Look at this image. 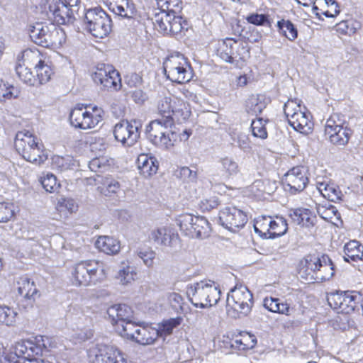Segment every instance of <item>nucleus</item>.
I'll return each instance as SVG.
<instances>
[{
  "mask_svg": "<svg viewBox=\"0 0 363 363\" xmlns=\"http://www.w3.org/2000/svg\"><path fill=\"white\" fill-rule=\"evenodd\" d=\"M174 119L161 118L150 122L145 133L148 140L156 147L169 150L177 141V134L173 130Z\"/></svg>",
  "mask_w": 363,
  "mask_h": 363,
  "instance_id": "nucleus-1",
  "label": "nucleus"
},
{
  "mask_svg": "<svg viewBox=\"0 0 363 363\" xmlns=\"http://www.w3.org/2000/svg\"><path fill=\"white\" fill-rule=\"evenodd\" d=\"M186 294L194 306L205 308L217 304L220 291L213 281H201L189 285Z\"/></svg>",
  "mask_w": 363,
  "mask_h": 363,
  "instance_id": "nucleus-2",
  "label": "nucleus"
},
{
  "mask_svg": "<svg viewBox=\"0 0 363 363\" xmlns=\"http://www.w3.org/2000/svg\"><path fill=\"white\" fill-rule=\"evenodd\" d=\"M32 40L43 47L60 48L66 42L65 32L55 24L37 23L30 30Z\"/></svg>",
  "mask_w": 363,
  "mask_h": 363,
  "instance_id": "nucleus-3",
  "label": "nucleus"
},
{
  "mask_svg": "<svg viewBox=\"0 0 363 363\" xmlns=\"http://www.w3.org/2000/svg\"><path fill=\"white\" fill-rule=\"evenodd\" d=\"M216 52L222 60L239 68L243 67L250 57L249 49L243 43L230 38L218 41Z\"/></svg>",
  "mask_w": 363,
  "mask_h": 363,
  "instance_id": "nucleus-4",
  "label": "nucleus"
},
{
  "mask_svg": "<svg viewBox=\"0 0 363 363\" xmlns=\"http://www.w3.org/2000/svg\"><path fill=\"white\" fill-rule=\"evenodd\" d=\"M227 313L233 318L245 316L250 313L253 306L252 294L242 285L235 286L228 294Z\"/></svg>",
  "mask_w": 363,
  "mask_h": 363,
  "instance_id": "nucleus-5",
  "label": "nucleus"
},
{
  "mask_svg": "<svg viewBox=\"0 0 363 363\" xmlns=\"http://www.w3.org/2000/svg\"><path fill=\"white\" fill-rule=\"evenodd\" d=\"M289 125L296 131L308 135L313 128L312 116L306 108L294 100H289L284 106Z\"/></svg>",
  "mask_w": 363,
  "mask_h": 363,
  "instance_id": "nucleus-6",
  "label": "nucleus"
},
{
  "mask_svg": "<svg viewBox=\"0 0 363 363\" xmlns=\"http://www.w3.org/2000/svg\"><path fill=\"white\" fill-rule=\"evenodd\" d=\"M15 148L23 159H48L50 151L43 150V145L29 130L18 131L15 138Z\"/></svg>",
  "mask_w": 363,
  "mask_h": 363,
  "instance_id": "nucleus-7",
  "label": "nucleus"
},
{
  "mask_svg": "<svg viewBox=\"0 0 363 363\" xmlns=\"http://www.w3.org/2000/svg\"><path fill=\"white\" fill-rule=\"evenodd\" d=\"M101 263L96 260L82 261L72 270V281L75 286H86L95 284L104 277Z\"/></svg>",
  "mask_w": 363,
  "mask_h": 363,
  "instance_id": "nucleus-8",
  "label": "nucleus"
},
{
  "mask_svg": "<svg viewBox=\"0 0 363 363\" xmlns=\"http://www.w3.org/2000/svg\"><path fill=\"white\" fill-rule=\"evenodd\" d=\"M164 74L172 82L183 84L193 77L192 69L187 59L180 53L167 57L163 62Z\"/></svg>",
  "mask_w": 363,
  "mask_h": 363,
  "instance_id": "nucleus-9",
  "label": "nucleus"
},
{
  "mask_svg": "<svg viewBox=\"0 0 363 363\" xmlns=\"http://www.w3.org/2000/svg\"><path fill=\"white\" fill-rule=\"evenodd\" d=\"M104 111L96 106H78L70 114L69 121L72 126L82 130L96 128L103 119Z\"/></svg>",
  "mask_w": 363,
  "mask_h": 363,
  "instance_id": "nucleus-10",
  "label": "nucleus"
},
{
  "mask_svg": "<svg viewBox=\"0 0 363 363\" xmlns=\"http://www.w3.org/2000/svg\"><path fill=\"white\" fill-rule=\"evenodd\" d=\"M182 233L190 238L205 239L210 235L211 228L206 218L186 213L177 219Z\"/></svg>",
  "mask_w": 363,
  "mask_h": 363,
  "instance_id": "nucleus-11",
  "label": "nucleus"
},
{
  "mask_svg": "<svg viewBox=\"0 0 363 363\" xmlns=\"http://www.w3.org/2000/svg\"><path fill=\"white\" fill-rule=\"evenodd\" d=\"M84 23L87 30L95 38H104L111 30V20L101 9L88 10L85 13Z\"/></svg>",
  "mask_w": 363,
  "mask_h": 363,
  "instance_id": "nucleus-12",
  "label": "nucleus"
},
{
  "mask_svg": "<svg viewBox=\"0 0 363 363\" xmlns=\"http://www.w3.org/2000/svg\"><path fill=\"white\" fill-rule=\"evenodd\" d=\"M337 115L331 116L326 121L325 125V135L331 143L342 146L346 145L352 135V130L344 127L337 119Z\"/></svg>",
  "mask_w": 363,
  "mask_h": 363,
  "instance_id": "nucleus-13",
  "label": "nucleus"
},
{
  "mask_svg": "<svg viewBox=\"0 0 363 363\" xmlns=\"http://www.w3.org/2000/svg\"><path fill=\"white\" fill-rule=\"evenodd\" d=\"M140 123L137 121H122L114 127V137L123 145L132 146L140 137Z\"/></svg>",
  "mask_w": 363,
  "mask_h": 363,
  "instance_id": "nucleus-14",
  "label": "nucleus"
},
{
  "mask_svg": "<svg viewBox=\"0 0 363 363\" xmlns=\"http://www.w3.org/2000/svg\"><path fill=\"white\" fill-rule=\"evenodd\" d=\"M219 222L226 229L236 232L247 221L246 214L235 206H227L219 212Z\"/></svg>",
  "mask_w": 363,
  "mask_h": 363,
  "instance_id": "nucleus-15",
  "label": "nucleus"
},
{
  "mask_svg": "<svg viewBox=\"0 0 363 363\" xmlns=\"http://www.w3.org/2000/svg\"><path fill=\"white\" fill-rule=\"evenodd\" d=\"M40 349L33 341L18 342L14 346L13 354L10 357V363H37L36 356Z\"/></svg>",
  "mask_w": 363,
  "mask_h": 363,
  "instance_id": "nucleus-16",
  "label": "nucleus"
},
{
  "mask_svg": "<svg viewBox=\"0 0 363 363\" xmlns=\"http://www.w3.org/2000/svg\"><path fill=\"white\" fill-rule=\"evenodd\" d=\"M45 11L48 17L57 24L63 25L73 22L72 9L61 0H47Z\"/></svg>",
  "mask_w": 363,
  "mask_h": 363,
  "instance_id": "nucleus-17",
  "label": "nucleus"
},
{
  "mask_svg": "<svg viewBox=\"0 0 363 363\" xmlns=\"http://www.w3.org/2000/svg\"><path fill=\"white\" fill-rule=\"evenodd\" d=\"M308 182L303 167H294L284 174V185L286 191L291 194L301 192Z\"/></svg>",
  "mask_w": 363,
  "mask_h": 363,
  "instance_id": "nucleus-18",
  "label": "nucleus"
},
{
  "mask_svg": "<svg viewBox=\"0 0 363 363\" xmlns=\"http://www.w3.org/2000/svg\"><path fill=\"white\" fill-rule=\"evenodd\" d=\"M358 296L348 291L331 293L328 296L330 306L338 313H350L357 306Z\"/></svg>",
  "mask_w": 363,
  "mask_h": 363,
  "instance_id": "nucleus-19",
  "label": "nucleus"
},
{
  "mask_svg": "<svg viewBox=\"0 0 363 363\" xmlns=\"http://www.w3.org/2000/svg\"><path fill=\"white\" fill-rule=\"evenodd\" d=\"M151 238L158 245L172 248H176L180 246V238L174 229L164 226L153 230L150 234Z\"/></svg>",
  "mask_w": 363,
  "mask_h": 363,
  "instance_id": "nucleus-20",
  "label": "nucleus"
},
{
  "mask_svg": "<svg viewBox=\"0 0 363 363\" xmlns=\"http://www.w3.org/2000/svg\"><path fill=\"white\" fill-rule=\"evenodd\" d=\"M107 314L117 329H119L123 323L134 318L133 310L125 304H116L108 307Z\"/></svg>",
  "mask_w": 363,
  "mask_h": 363,
  "instance_id": "nucleus-21",
  "label": "nucleus"
},
{
  "mask_svg": "<svg viewBox=\"0 0 363 363\" xmlns=\"http://www.w3.org/2000/svg\"><path fill=\"white\" fill-rule=\"evenodd\" d=\"M320 257L309 255L300 262L298 267V274L302 279L308 281L315 280V273L320 266Z\"/></svg>",
  "mask_w": 363,
  "mask_h": 363,
  "instance_id": "nucleus-22",
  "label": "nucleus"
},
{
  "mask_svg": "<svg viewBox=\"0 0 363 363\" xmlns=\"http://www.w3.org/2000/svg\"><path fill=\"white\" fill-rule=\"evenodd\" d=\"M16 287L18 295L30 303L39 296V291L35 282L26 276L21 277L18 279Z\"/></svg>",
  "mask_w": 363,
  "mask_h": 363,
  "instance_id": "nucleus-23",
  "label": "nucleus"
},
{
  "mask_svg": "<svg viewBox=\"0 0 363 363\" xmlns=\"http://www.w3.org/2000/svg\"><path fill=\"white\" fill-rule=\"evenodd\" d=\"M313 9L319 18L322 16L333 18L340 12L339 5L335 0H315Z\"/></svg>",
  "mask_w": 363,
  "mask_h": 363,
  "instance_id": "nucleus-24",
  "label": "nucleus"
},
{
  "mask_svg": "<svg viewBox=\"0 0 363 363\" xmlns=\"http://www.w3.org/2000/svg\"><path fill=\"white\" fill-rule=\"evenodd\" d=\"M108 9L115 14L130 18L135 13L134 4L129 0H113L108 4Z\"/></svg>",
  "mask_w": 363,
  "mask_h": 363,
  "instance_id": "nucleus-25",
  "label": "nucleus"
},
{
  "mask_svg": "<svg viewBox=\"0 0 363 363\" xmlns=\"http://www.w3.org/2000/svg\"><path fill=\"white\" fill-rule=\"evenodd\" d=\"M45 61V57L37 49H27L18 56V62L25 66H33L35 69Z\"/></svg>",
  "mask_w": 363,
  "mask_h": 363,
  "instance_id": "nucleus-26",
  "label": "nucleus"
},
{
  "mask_svg": "<svg viewBox=\"0 0 363 363\" xmlns=\"http://www.w3.org/2000/svg\"><path fill=\"white\" fill-rule=\"evenodd\" d=\"M96 247L107 255H116L121 250L120 242L110 236H100L95 242Z\"/></svg>",
  "mask_w": 363,
  "mask_h": 363,
  "instance_id": "nucleus-27",
  "label": "nucleus"
},
{
  "mask_svg": "<svg viewBox=\"0 0 363 363\" xmlns=\"http://www.w3.org/2000/svg\"><path fill=\"white\" fill-rule=\"evenodd\" d=\"M316 188L320 194L325 199L333 202H337L342 199L343 194L339 187L330 184L325 182H316Z\"/></svg>",
  "mask_w": 363,
  "mask_h": 363,
  "instance_id": "nucleus-28",
  "label": "nucleus"
},
{
  "mask_svg": "<svg viewBox=\"0 0 363 363\" xmlns=\"http://www.w3.org/2000/svg\"><path fill=\"white\" fill-rule=\"evenodd\" d=\"M320 260L315 279L316 281H321L329 280L335 274L334 264L330 257L325 255L322 256Z\"/></svg>",
  "mask_w": 363,
  "mask_h": 363,
  "instance_id": "nucleus-29",
  "label": "nucleus"
},
{
  "mask_svg": "<svg viewBox=\"0 0 363 363\" xmlns=\"http://www.w3.org/2000/svg\"><path fill=\"white\" fill-rule=\"evenodd\" d=\"M344 259L346 262H357L363 259V246L359 241L353 240L347 242L344 246Z\"/></svg>",
  "mask_w": 363,
  "mask_h": 363,
  "instance_id": "nucleus-30",
  "label": "nucleus"
},
{
  "mask_svg": "<svg viewBox=\"0 0 363 363\" xmlns=\"http://www.w3.org/2000/svg\"><path fill=\"white\" fill-rule=\"evenodd\" d=\"M159 337V330L152 327H140L135 341L143 345L153 344Z\"/></svg>",
  "mask_w": 363,
  "mask_h": 363,
  "instance_id": "nucleus-31",
  "label": "nucleus"
},
{
  "mask_svg": "<svg viewBox=\"0 0 363 363\" xmlns=\"http://www.w3.org/2000/svg\"><path fill=\"white\" fill-rule=\"evenodd\" d=\"M293 220L303 227H313L316 222V216L308 208L296 209L291 215Z\"/></svg>",
  "mask_w": 363,
  "mask_h": 363,
  "instance_id": "nucleus-32",
  "label": "nucleus"
},
{
  "mask_svg": "<svg viewBox=\"0 0 363 363\" xmlns=\"http://www.w3.org/2000/svg\"><path fill=\"white\" fill-rule=\"evenodd\" d=\"M101 352H104L108 357L106 361L104 359H99L96 363H126L124 354L113 345H110V347H102Z\"/></svg>",
  "mask_w": 363,
  "mask_h": 363,
  "instance_id": "nucleus-33",
  "label": "nucleus"
},
{
  "mask_svg": "<svg viewBox=\"0 0 363 363\" xmlns=\"http://www.w3.org/2000/svg\"><path fill=\"white\" fill-rule=\"evenodd\" d=\"M16 72L18 78L26 84L28 86L37 85L36 76L33 75L28 67L22 65L21 62H17Z\"/></svg>",
  "mask_w": 363,
  "mask_h": 363,
  "instance_id": "nucleus-34",
  "label": "nucleus"
},
{
  "mask_svg": "<svg viewBox=\"0 0 363 363\" xmlns=\"http://www.w3.org/2000/svg\"><path fill=\"white\" fill-rule=\"evenodd\" d=\"M272 218L271 216H260L255 220L254 229L256 233L264 238L270 235V227Z\"/></svg>",
  "mask_w": 363,
  "mask_h": 363,
  "instance_id": "nucleus-35",
  "label": "nucleus"
},
{
  "mask_svg": "<svg viewBox=\"0 0 363 363\" xmlns=\"http://www.w3.org/2000/svg\"><path fill=\"white\" fill-rule=\"evenodd\" d=\"M288 229L286 220L282 217H276L272 220L270 235L268 238H275L284 235Z\"/></svg>",
  "mask_w": 363,
  "mask_h": 363,
  "instance_id": "nucleus-36",
  "label": "nucleus"
},
{
  "mask_svg": "<svg viewBox=\"0 0 363 363\" xmlns=\"http://www.w3.org/2000/svg\"><path fill=\"white\" fill-rule=\"evenodd\" d=\"M140 174L145 178L156 174L158 169V160H137Z\"/></svg>",
  "mask_w": 363,
  "mask_h": 363,
  "instance_id": "nucleus-37",
  "label": "nucleus"
},
{
  "mask_svg": "<svg viewBox=\"0 0 363 363\" xmlns=\"http://www.w3.org/2000/svg\"><path fill=\"white\" fill-rule=\"evenodd\" d=\"M172 13H167L165 10L155 15V26L164 34H169Z\"/></svg>",
  "mask_w": 363,
  "mask_h": 363,
  "instance_id": "nucleus-38",
  "label": "nucleus"
},
{
  "mask_svg": "<svg viewBox=\"0 0 363 363\" xmlns=\"http://www.w3.org/2000/svg\"><path fill=\"white\" fill-rule=\"evenodd\" d=\"M37 85L48 83L52 78L54 72L48 62L44 61L35 69Z\"/></svg>",
  "mask_w": 363,
  "mask_h": 363,
  "instance_id": "nucleus-39",
  "label": "nucleus"
},
{
  "mask_svg": "<svg viewBox=\"0 0 363 363\" xmlns=\"http://www.w3.org/2000/svg\"><path fill=\"white\" fill-rule=\"evenodd\" d=\"M101 88L111 91H116L121 89V79L118 71L115 69L111 72V75L107 80H102V83L99 84Z\"/></svg>",
  "mask_w": 363,
  "mask_h": 363,
  "instance_id": "nucleus-40",
  "label": "nucleus"
},
{
  "mask_svg": "<svg viewBox=\"0 0 363 363\" xmlns=\"http://www.w3.org/2000/svg\"><path fill=\"white\" fill-rule=\"evenodd\" d=\"M174 106L172 116H174L178 121H185L189 118L191 111L188 104L182 100L175 99V100H174Z\"/></svg>",
  "mask_w": 363,
  "mask_h": 363,
  "instance_id": "nucleus-41",
  "label": "nucleus"
},
{
  "mask_svg": "<svg viewBox=\"0 0 363 363\" xmlns=\"http://www.w3.org/2000/svg\"><path fill=\"white\" fill-rule=\"evenodd\" d=\"M120 189V184L114 179H106L101 186L97 187V190L102 195L112 197L118 193Z\"/></svg>",
  "mask_w": 363,
  "mask_h": 363,
  "instance_id": "nucleus-42",
  "label": "nucleus"
},
{
  "mask_svg": "<svg viewBox=\"0 0 363 363\" xmlns=\"http://www.w3.org/2000/svg\"><path fill=\"white\" fill-rule=\"evenodd\" d=\"M174 100L175 99H172L170 96H164L158 101L157 109L159 113L162 116V118H167L169 116V118H173L172 113L174 107Z\"/></svg>",
  "mask_w": 363,
  "mask_h": 363,
  "instance_id": "nucleus-43",
  "label": "nucleus"
},
{
  "mask_svg": "<svg viewBox=\"0 0 363 363\" xmlns=\"http://www.w3.org/2000/svg\"><path fill=\"white\" fill-rule=\"evenodd\" d=\"M114 68L109 65L101 64L96 67L95 72L92 74L94 82L99 85L102 83V80H107L111 75V72Z\"/></svg>",
  "mask_w": 363,
  "mask_h": 363,
  "instance_id": "nucleus-44",
  "label": "nucleus"
},
{
  "mask_svg": "<svg viewBox=\"0 0 363 363\" xmlns=\"http://www.w3.org/2000/svg\"><path fill=\"white\" fill-rule=\"evenodd\" d=\"M114 68L109 65L101 64L96 67L95 72L92 74L94 82L99 85L102 83V80H107L111 75V72Z\"/></svg>",
  "mask_w": 363,
  "mask_h": 363,
  "instance_id": "nucleus-45",
  "label": "nucleus"
},
{
  "mask_svg": "<svg viewBox=\"0 0 363 363\" xmlns=\"http://www.w3.org/2000/svg\"><path fill=\"white\" fill-rule=\"evenodd\" d=\"M17 315V312L13 308L0 306V323L8 326L13 325L16 322Z\"/></svg>",
  "mask_w": 363,
  "mask_h": 363,
  "instance_id": "nucleus-46",
  "label": "nucleus"
},
{
  "mask_svg": "<svg viewBox=\"0 0 363 363\" xmlns=\"http://www.w3.org/2000/svg\"><path fill=\"white\" fill-rule=\"evenodd\" d=\"M136 255L143 260V264L148 268L154 266V260L156 257V252L150 247H140L136 252Z\"/></svg>",
  "mask_w": 363,
  "mask_h": 363,
  "instance_id": "nucleus-47",
  "label": "nucleus"
},
{
  "mask_svg": "<svg viewBox=\"0 0 363 363\" xmlns=\"http://www.w3.org/2000/svg\"><path fill=\"white\" fill-rule=\"evenodd\" d=\"M140 327L141 326L136 325L133 320H130L121 325L120 328L118 330L122 336L135 340V335H138V330Z\"/></svg>",
  "mask_w": 363,
  "mask_h": 363,
  "instance_id": "nucleus-48",
  "label": "nucleus"
},
{
  "mask_svg": "<svg viewBox=\"0 0 363 363\" xmlns=\"http://www.w3.org/2000/svg\"><path fill=\"white\" fill-rule=\"evenodd\" d=\"M56 208L59 212L74 213L78 209V205L72 198L61 197L58 199Z\"/></svg>",
  "mask_w": 363,
  "mask_h": 363,
  "instance_id": "nucleus-49",
  "label": "nucleus"
},
{
  "mask_svg": "<svg viewBox=\"0 0 363 363\" xmlns=\"http://www.w3.org/2000/svg\"><path fill=\"white\" fill-rule=\"evenodd\" d=\"M18 95L19 91L17 88L12 85H6L2 81H0V102L16 99Z\"/></svg>",
  "mask_w": 363,
  "mask_h": 363,
  "instance_id": "nucleus-50",
  "label": "nucleus"
},
{
  "mask_svg": "<svg viewBox=\"0 0 363 363\" xmlns=\"http://www.w3.org/2000/svg\"><path fill=\"white\" fill-rule=\"evenodd\" d=\"M278 27L280 32L289 40H294L297 38V30L289 21H279Z\"/></svg>",
  "mask_w": 363,
  "mask_h": 363,
  "instance_id": "nucleus-51",
  "label": "nucleus"
},
{
  "mask_svg": "<svg viewBox=\"0 0 363 363\" xmlns=\"http://www.w3.org/2000/svg\"><path fill=\"white\" fill-rule=\"evenodd\" d=\"M15 216V206L11 202H0V223H6Z\"/></svg>",
  "mask_w": 363,
  "mask_h": 363,
  "instance_id": "nucleus-52",
  "label": "nucleus"
},
{
  "mask_svg": "<svg viewBox=\"0 0 363 363\" xmlns=\"http://www.w3.org/2000/svg\"><path fill=\"white\" fill-rule=\"evenodd\" d=\"M136 276V272L130 265H124L119 270L117 279L121 284L125 285L132 282Z\"/></svg>",
  "mask_w": 363,
  "mask_h": 363,
  "instance_id": "nucleus-53",
  "label": "nucleus"
},
{
  "mask_svg": "<svg viewBox=\"0 0 363 363\" xmlns=\"http://www.w3.org/2000/svg\"><path fill=\"white\" fill-rule=\"evenodd\" d=\"M40 183L44 189L50 193L56 191L60 187V184L57 182L56 177L50 173H48L45 176L42 177L40 178Z\"/></svg>",
  "mask_w": 363,
  "mask_h": 363,
  "instance_id": "nucleus-54",
  "label": "nucleus"
},
{
  "mask_svg": "<svg viewBox=\"0 0 363 363\" xmlns=\"http://www.w3.org/2000/svg\"><path fill=\"white\" fill-rule=\"evenodd\" d=\"M182 321V318L180 317L171 318L164 321L161 325H160L159 329H157L159 330V336L170 335L172 333L173 329L179 325Z\"/></svg>",
  "mask_w": 363,
  "mask_h": 363,
  "instance_id": "nucleus-55",
  "label": "nucleus"
},
{
  "mask_svg": "<svg viewBox=\"0 0 363 363\" xmlns=\"http://www.w3.org/2000/svg\"><path fill=\"white\" fill-rule=\"evenodd\" d=\"M266 121L262 118L252 121L251 124L252 134L255 137L265 139L267 138V132L265 128Z\"/></svg>",
  "mask_w": 363,
  "mask_h": 363,
  "instance_id": "nucleus-56",
  "label": "nucleus"
},
{
  "mask_svg": "<svg viewBox=\"0 0 363 363\" xmlns=\"http://www.w3.org/2000/svg\"><path fill=\"white\" fill-rule=\"evenodd\" d=\"M169 303L173 309L179 312L183 311L184 298L177 292H169L166 294Z\"/></svg>",
  "mask_w": 363,
  "mask_h": 363,
  "instance_id": "nucleus-57",
  "label": "nucleus"
},
{
  "mask_svg": "<svg viewBox=\"0 0 363 363\" xmlns=\"http://www.w3.org/2000/svg\"><path fill=\"white\" fill-rule=\"evenodd\" d=\"M102 347H110V345L106 344H96L94 347L91 348L89 352V357L92 363H96L99 359H104L106 361L108 355H105L104 352H101Z\"/></svg>",
  "mask_w": 363,
  "mask_h": 363,
  "instance_id": "nucleus-58",
  "label": "nucleus"
},
{
  "mask_svg": "<svg viewBox=\"0 0 363 363\" xmlns=\"http://www.w3.org/2000/svg\"><path fill=\"white\" fill-rule=\"evenodd\" d=\"M317 212L324 220H330L336 216L337 210L333 205H329L328 206H319L317 208Z\"/></svg>",
  "mask_w": 363,
  "mask_h": 363,
  "instance_id": "nucleus-59",
  "label": "nucleus"
},
{
  "mask_svg": "<svg viewBox=\"0 0 363 363\" xmlns=\"http://www.w3.org/2000/svg\"><path fill=\"white\" fill-rule=\"evenodd\" d=\"M172 21H170V26L169 33L177 34L183 29L182 18L181 16H177L175 13L171 14Z\"/></svg>",
  "mask_w": 363,
  "mask_h": 363,
  "instance_id": "nucleus-60",
  "label": "nucleus"
},
{
  "mask_svg": "<svg viewBox=\"0 0 363 363\" xmlns=\"http://www.w3.org/2000/svg\"><path fill=\"white\" fill-rule=\"evenodd\" d=\"M220 203L217 196L206 198L201 201L200 208L203 211H210L216 208Z\"/></svg>",
  "mask_w": 363,
  "mask_h": 363,
  "instance_id": "nucleus-61",
  "label": "nucleus"
},
{
  "mask_svg": "<svg viewBox=\"0 0 363 363\" xmlns=\"http://www.w3.org/2000/svg\"><path fill=\"white\" fill-rule=\"evenodd\" d=\"M161 6L165 7L167 13H176L182 9V0H160Z\"/></svg>",
  "mask_w": 363,
  "mask_h": 363,
  "instance_id": "nucleus-62",
  "label": "nucleus"
},
{
  "mask_svg": "<svg viewBox=\"0 0 363 363\" xmlns=\"http://www.w3.org/2000/svg\"><path fill=\"white\" fill-rule=\"evenodd\" d=\"M107 162L108 160H89L88 166L92 172H103L107 168Z\"/></svg>",
  "mask_w": 363,
  "mask_h": 363,
  "instance_id": "nucleus-63",
  "label": "nucleus"
},
{
  "mask_svg": "<svg viewBox=\"0 0 363 363\" xmlns=\"http://www.w3.org/2000/svg\"><path fill=\"white\" fill-rule=\"evenodd\" d=\"M280 299L276 298H265L264 299V306L269 311L277 313L279 310V303Z\"/></svg>",
  "mask_w": 363,
  "mask_h": 363,
  "instance_id": "nucleus-64",
  "label": "nucleus"
}]
</instances>
